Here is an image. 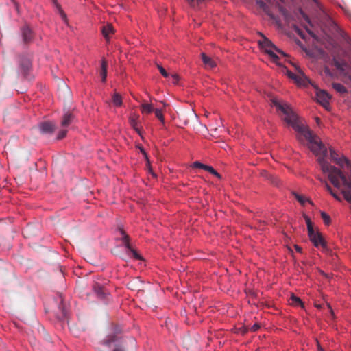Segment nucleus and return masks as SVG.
<instances>
[{"label":"nucleus","instance_id":"obj_1","mask_svg":"<svg viewBox=\"0 0 351 351\" xmlns=\"http://www.w3.org/2000/svg\"><path fill=\"white\" fill-rule=\"evenodd\" d=\"M101 343L108 348H113L112 351H127L123 339L115 334H109Z\"/></svg>","mask_w":351,"mask_h":351},{"label":"nucleus","instance_id":"obj_2","mask_svg":"<svg viewBox=\"0 0 351 351\" xmlns=\"http://www.w3.org/2000/svg\"><path fill=\"white\" fill-rule=\"evenodd\" d=\"M259 45L262 49L265 50V53H267L270 56L273 62L276 64H278V61L279 60V57L275 53V51L283 56H286L282 51L277 48L269 39L265 36L263 37L261 40H259Z\"/></svg>","mask_w":351,"mask_h":351},{"label":"nucleus","instance_id":"obj_3","mask_svg":"<svg viewBox=\"0 0 351 351\" xmlns=\"http://www.w3.org/2000/svg\"><path fill=\"white\" fill-rule=\"evenodd\" d=\"M295 70L297 72L296 73H293L291 71L287 70V75L291 79L294 80L298 84L305 85L308 82V79L299 66H295Z\"/></svg>","mask_w":351,"mask_h":351},{"label":"nucleus","instance_id":"obj_4","mask_svg":"<svg viewBox=\"0 0 351 351\" xmlns=\"http://www.w3.org/2000/svg\"><path fill=\"white\" fill-rule=\"evenodd\" d=\"M120 233L121 234V240L125 247V248L128 250L130 254L137 260L141 259V256L134 250L132 248L130 242H129V236L125 232V231L122 229H119Z\"/></svg>","mask_w":351,"mask_h":351},{"label":"nucleus","instance_id":"obj_5","mask_svg":"<svg viewBox=\"0 0 351 351\" xmlns=\"http://www.w3.org/2000/svg\"><path fill=\"white\" fill-rule=\"evenodd\" d=\"M330 160L340 167L350 166L349 160L343 156H340L332 147L329 148Z\"/></svg>","mask_w":351,"mask_h":351},{"label":"nucleus","instance_id":"obj_6","mask_svg":"<svg viewBox=\"0 0 351 351\" xmlns=\"http://www.w3.org/2000/svg\"><path fill=\"white\" fill-rule=\"evenodd\" d=\"M93 290L96 295L100 299H105L108 295V292L104 285L99 282H95L93 284Z\"/></svg>","mask_w":351,"mask_h":351},{"label":"nucleus","instance_id":"obj_7","mask_svg":"<svg viewBox=\"0 0 351 351\" xmlns=\"http://www.w3.org/2000/svg\"><path fill=\"white\" fill-rule=\"evenodd\" d=\"M308 237L311 241L313 243L315 247H318L319 245H322L323 247H326V243L320 233L313 231L312 234L308 233Z\"/></svg>","mask_w":351,"mask_h":351},{"label":"nucleus","instance_id":"obj_8","mask_svg":"<svg viewBox=\"0 0 351 351\" xmlns=\"http://www.w3.org/2000/svg\"><path fill=\"white\" fill-rule=\"evenodd\" d=\"M31 60L30 58L27 56H21L19 58V66L24 75H25L27 71L31 68Z\"/></svg>","mask_w":351,"mask_h":351},{"label":"nucleus","instance_id":"obj_9","mask_svg":"<svg viewBox=\"0 0 351 351\" xmlns=\"http://www.w3.org/2000/svg\"><path fill=\"white\" fill-rule=\"evenodd\" d=\"M317 100L322 106H326L329 104L330 96L324 90H318L316 94Z\"/></svg>","mask_w":351,"mask_h":351},{"label":"nucleus","instance_id":"obj_10","mask_svg":"<svg viewBox=\"0 0 351 351\" xmlns=\"http://www.w3.org/2000/svg\"><path fill=\"white\" fill-rule=\"evenodd\" d=\"M40 130L43 134H51L56 129V125L53 122H43L39 125Z\"/></svg>","mask_w":351,"mask_h":351},{"label":"nucleus","instance_id":"obj_11","mask_svg":"<svg viewBox=\"0 0 351 351\" xmlns=\"http://www.w3.org/2000/svg\"><path fill=\"white\" fill-rule=\"evenodd\" d=\"M21 31L23 42L25 43L31 42L33 39V33L30 28L27 26H25L22 28Z\"/></svg>","mask_w":351,"mask_h":351},{"label":"nucleus","instance_id":"obj_12","mask_svg":"<svg viewBox=\"0 0 351 351\" xmlns=\"http://www.w3.org/2000/svg\"><path fill=\"white\" fill-rule=\"evenodd\" d=\"M201 58L206 68L213 69L216 66L215 61L210 57L207 56L206 53H202Z\"/></svg>","mask_w":351,"mask_h":351},{"label":"nucleus","instance_id":"obj_13","mask_svg":"<svg viewBox=\"0 0 351 351\" xmlns=\"http://www.w3.org/2000/svg\"><path fill=\"white\" fill-rule=\"evenodd\" d=\"M138 118L139 115L136 114H132L129 117V122L130 125L139 133L140 130L138 127Z\"/></svg>","mask_w":351,"mask_h":351},{"label":"nucleus","instance_id":"obj_14","mask_svg":"<svg viewBox=\"0 0 351 351\" xmlns=\"http://www.w3.org/2000/svg\"><path fill=\"white\" fill-rule=\"evenodd\" d=\"M141 109L143 114H149L154 111L152 104L143 101L141 105Z\"/></svg>","mask_w":351,"mask_h":351},{"label":"nucleus","instance_id":"obj_15","mask_svg":"<svg viewBox=\"0 0 351 351\" xmlns=\"http://www.w3.org/2000/svg\"><path fill=\"white\" fill-rule=\"evenodd\" d=\"M73 120V115L71 113L67 112L66 113L61 121V125L62 127H66L69 125Z\"/></svg>","mask_w":351,"mask_h":351},{"label":"nucleus","instance_id":"obj_16","mask_svg":"<svg viewBox=\"0 0 351 351\" xmlns=\"http://www.w3.org/2000/svg\"><path fill=\"white\" fill-rule=\"evenodd\" d=\"M107 67H108V64H107L106 61L104 60H102L101 66V73H100V75H101V80L104 82H106V80Z\"/></svg>","mask_w":351,"mask_h":351},{"label":"nucleus","instance_id":"obj_17","mask_svg":"<svg viewBox=\"0 0 351 351\" xmlns=\"http://www.w3.org/2000/svg\"><path fill=\"white\" fill-rule=\"evenodd\" d=\"M321 181L324 184V186L326 188V189L330 193V195L334 198H335L338 201H341V197L335 192L333 191V190L332 189L331 186L328 184V183L326 180H321Z\"/></svg>","mask_w":351,"mask_h":351},{"label":"nucleus","instance_id":"obj_18","mask_svg":"<svg viewBox=\"0 0 351 351\" xmlns=\"http://www.w3.org/2000/svg\"><path fill=\"white\" fill-rule=\"evenodd\" d=\"M112 102L116 106H121L122 105L121 96L118 93H114L112 97Z\"/></svg>","mask_w":351,"mask_h":351},{"label":"nucleus","instance_id":"obj_19","mask_svg":"<svg viewBox=\"0 0 351 351\" xmlns=\"http://www.w3.org/2000/svg\"><path fill=\"white\" fill-rule=\"evenodd\" d=\"M102 33L106 39L108 38V36L113 33V27L111 25L104 26L102 29Z\"/></svg>","mask_w":351,"mask_h":351},{"label":"nucleus","instance_id":"obj_20","mask_svg":"<svg viewBox=\"0 0 351 351\" xmlns=\"http://www.w3.org/2000/svg\"><path fill=\"white\" fill-rule=\"evenodd\" d=\"M290 302L292 305L298 306H303V303L300 298L292 295L290 298Z\"/></svg>","mask_w":351,"mask_h":351},{"label":"nucleus","instance_id":"obj_21","mask_svg":"<svg viewBox=\"0 0 351 351\" xmlns=\"http://www.w3.org/2000/svg\"><path fill=\"white\" fill-rule=\"evenodd\" d=\"M332 88L339 93H344L346 92L345 86L340 83H333Z\"/></svg>","mask_w":351,"mask_h":351},{"label":"nucleus","instance_id":"obj_22","mask_svg":"<svg viewBox=\"0 0 351 351\" xmlns=\"http://www.w3.org/2000/svg\"><path fill=\"white\" fill-rule=\"evenodd\" d=\"M293 195L302 205H304L306 202L312 204V202L310 199L305 198L304 196L300 195L295 192H293Z\"/></svg>","mask_w":351,"mask_h":351},{"label":"nucleus","instance_id":"obj_23","mask_svg":"<svg viewBox=\"0 0 351 351\" xmlns=\"http://www.w3.org/2000/svg\"><path fill=\"white\" fill-rule=\"evenodd\" d=\"M334 65L338 70L341 71H344L347 66V64L345 62H340L337 60H335Z\"/></svg>","mask_w":351,"mask_h":351},{"label":"nucleus","instance_id":"obj_24","mask_svg":"<svg viewBox=\"0 0 351 351\" xmlns=\"http://www.w3.org/2000/svg\"><path fill=\"white\" fill-rule=\"evenodd\" d=\"M304 219L306 221V223L307 226L308 234V233L312 234V232L314 231V230L313 228V223L311 221V219L306 215H304Z\"/></svg>","mask_w":351,"mask_h":351},{"label":"nucleus","instance_id":"obj_25","mask_svg":"<svg viewBox=\"0 0 351 351\" xmlns=\"http://www.w3.org/2000/svg\"><path fill=\"white\" fill-rule=\"evenodd\" d=\"M204 170L210 172L211 174L221 179V175L217 173L211 166L206 165Z\"/></svg>","mask_w":351,"mask_h":351},{"label":"nucleus","instance_id":"obj_26","mask_svg":"<svg viewBox=\"0 0 351 351\" xmlns=\"http://www.w3.org/2000/svg\"><path fill=\"white\" fill-rule=\"evenodd\" d=\"M321 217L326 225H329L330 223V217L327 213L325 212H321Z\"/></svg>","mask_w":351,"mask_h":351},{"label":"nucleus","instance_id":"obj_27","mask_svg":"<svg viewBox=\"0 0 351 351\" xmlns=\"http://www.w3.org/2000/svg\"><path fill=\"white\" fill-rule=\"evenodd\" d=\"M154 112L155 113L156 117L160 120V121H161L163 123L165 121V119L162 113V111L159 109H155Z\"/></svg>","mask_w":351,"mask_h":351},{"label":"nucleus","instance_id":"obj_28","mask_svg":"<svg viewBox=\"0 0 351 351\" xmlns=\"http://www.w3.org/2000/svg\"><path fill=\"white\" fill-rule=\"evenodd\" d=\"M59 14L60 15V17L62 18V19L65 22V23H67V17H66V15L65 14V12L63 11V10L62 9V8H59L58 9H57Z\"/></svg>","mask_w":351,"mask_h":351},{"label":"nucleus","instance_id":"obj_29","mask_svg":"<svg viewBox=\"0 0 351 351\" xmlns=\"http://www.w3.org/2000/svg\"><path fill=\"white\" fill-rule=\"evenodd\" d=\"M158 68L160 71V73H161V75L162 76H164L165 77H169L168 73L166 71V70L162 66H161L160 65H158Z\"/></svg>","mask_w":351,"mask_h":351},{"label":"nucleus","instance_id":"obj_30","mask_svg":"<svg viewBox=\"0 0 351 351\" xmlns=\"http://www.w3.org/2000/svg\"><path fill=\"white\" fill-rule=\"evenodd\" d=\"M66 132L67 131L66 130H60L58 134L57 138L59 140L62 139L66 135Z\"/></svg>","mask_w":351,"mask_h":351},{"label":"nucleus","instance_id":"obj_31","mask_svg":"<svg viewBox=\"0 0 351 351\" xmlns=\"http://www.w3.org/2000/svg\"><path fill=\"white\" fill-rule=\"evenodd\" d=\"M193 167L204 169L206 165H204L199 162L196 161L193 163Z\"/></svg>","mask_w":351,"mask_h":351},{"label":"nucleus","instance_id":"obj_32","mask_svg":"<svg viewBox=\"0 0 351 351\" xmlns=\"http://www.w3.org/2000/svg\"><path fill=\"white\" fill-rule=\"evenodd\" d=\"M260 325L257 323L254 324L253 326H252L250 330L252 332H256L260 328Z\"/></svg>","mask_w":351,"mask_h":351},{"label":"nucleus","instance_id":"obj_33","mask_svg":"<svg viewBox=\"0 0 351 351\" xmlns=\"http://www.w3.org/2000/svg\"><path fill=\"white\" fill-rule=\"evenodd\" d=\"M172 78H173V82L174 84H176L178 83V80H179V76L176 74H173L171 75Z\"/></svg>","mask_w":351,"mask_h":351},{"label":"nucleus","instance_id":"obj_34","mask_svg":"<svg viewBox=\"0 0 351 351\" xmlns=\"http://www.w3.org/2000/svg\"><path fill=\"white\" fill-rule=\"evenodd\" d=\"M257 3H258V4L259 5V6H260L261 8H263V10H266V8H267V7H266L265 3L263 1H258Z\"/></svg>","mask_w":351,"mask_h":351},{"label":"nucleus","instance_id":"obj_35","mask_svg":"<svg viewBox=\"0 0 351 351\" xmlns=\"http://www.w3.org/2000/svg\"><path fill=\"white\" fill-rule=\"evenodd\" d=\"M62 308V318H66V311L64 309V307H60Z\"/></svg>","mask_w":351,"mask_h":351},{"label":"nucleus","instance_id":"obj_36","mask_svg":"<svg viewBox=\"0 0 351 351\" xmlns=\"http://www.w3.org/2000/svg\"><path fill=\"white\" fill-rule=\"evenodd\" d=\"M52 2L56 9H58L59 8H61V5L58 3L57 0H52Z\"/></svg>","mask_w":351,"mask_h":351},{"label":"nucleus","instance_id":"obj_37","mask_svg":"<svg viewBox=\"0 0 351 351\" xmlns=\"http://www.w3.org/2000/svg\"><path fill=\"white\" fill-rule=\"evenodd\" d=\"M295 249L298 252H302V247L298 246V245H295Z\"/></svg>","mask_w":351,"mask_h":351},{"label":"nucleus","instance_id":"obj_38","mask_svg":"<svg viewBox=\"0 0 351 351\" xmlns=\"http://www.w3.org/2000/svg\"><path fill=\"white\" fill-rule=\"evenodd\" d=\"M265 226V221H260V225L258 226L259 229H263Z\"/></svg>","mask_w":351,"mask_h":351},{"label":"nucleus","instance_id":"obj_39","mask_svg":"<svg viewBox=\"0 0 351 351\" xmlns=\"http://www.w3.org/2000/svg\"><path fill=\"white\" fill-rule=\"evenodd\" d=\"M317 349L319 351H324V349L322 348L320 344L317 342Z\"/></svg>","mask_w":351,"mask_h":351},{"label":"nucleus","instance_id":"obj_40","mask_svg":"<svg viewBox=\"0 0 351 351\" xmlns=\"http://www.w3.org/2000/svg\"><path fill=\"white\" fill-rule=\"evenodd\" d=\"M328 310L330 311V312L331 313V314L332 315L333 314V311L330 307V306L329 304H328Z\"/></svg>","mask_w":351,"mask_h":351},{"label":"nucleus","instance_id":"obj_41","mask_svg":"<svg viewBox=\"0 0 351 351\" xmlns=\"http://www.w3.org/2000/svg\"><path fill=\"white\" fill-rule=\"evenodd\" d=\"M308 32L311 35L312 37H313V38L315 37V35L311 32Z\"/></svg>","mask_w":351,"mask_h":351},{"label":"nucleus","instance_id":"obj_42","mask_svg":"<svg viewBox=\"0 0 351 351\" xmlns=\"http://www.w3.org/2000/svg\"><path fill=\"white\" fill-rule=\"evenodd\" d=\"M15 5H16V3L14 2V0H10Z\"/></svg>","mask_w":351,"mask_h":351},{"label":"nucleus","instance_id":"obj_43","mask_svg":"<svg viewBox=\"0 0 351 351\" xmlns=\"http://www.w3.org/2000/svg\"><path fill=\"white\" fill-rule=\"evenodd\" d=\"M316 120H317V122L319 123V118H316Z\"/></svg>","mask_w":351,"mask_h":351},{"label":"nucleus","instance_id":"obj_44","mask_svg":"<svg viewBox=\"0 0 351 351\" xmlns=\"http://www.w3.org/2000/svg\"><path fill=\"white\" fill-rule=\"evenodd\" d=\"M315 3H317V0H313Z\"/></svg>","mask_w":351,"mask_h":351},{"label":"nucleus","instance_id":"obj_45","mask_svg":"<svg viewBox=\"0 0 351 351\" xmlns=\"http://www.w3.org/2000/svg\"><path fill=\"white\" fill-rule=\"evenodd\" d=\"M198 1H203L204 0H197Z\"/></svg>","mask_w":351,"mask_h":351}]
</instances>
